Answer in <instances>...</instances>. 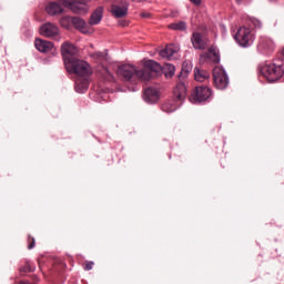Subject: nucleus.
<instances>
[{
	"instance_id": "obj_20",
	"label": "nucleus",
	"mask_w": 284,
	"mask_h": 284,
	"mask_svg": "<svg viewBox=\"0 0 284 284\" xmlns=\"http://www.w3.org/2000/svg\"><path fill=\"white\" fill-rule=\"evenodd\" d=\"M103 19V7H98L89 19V26H99Z\"/></svg>"
},
{
	"instance_id": "obj_36",
	"label": "nucleus",
	"mask_w": 284,
	"mask_h": 284,
	"mask_svg": "<svg viewBox=\"0 0 284 284\" xmlns=\"http://www.w3.org/2000/svg\"><path fill=\"white\" fill-rule=\"evenodd\" d=\"M235 1H236V3H241L242 0H235Z\"/></svg>"
},
{
	"instance_id": "obj_35",
	"label": "nucleus",
	"mask_w": 284,
	"mask_h": 284,
	"mask_svg": "<svg viewBox=\"0 0 284 284\" xmlns=\"http://www.w3.org/2000/svg\"><path fill=\"white\" fill-rule=\"evenodd\" d=\"M141 17H148V14H145V13H142V14H141Z\"/></svg>"
},
{
	"instance_id": "obj_21",
	"label": "nucleus",
	"mask_w": 284,
	"mask_h": 284,
	"mask_svg": "<svg viewBox=\"0 0 284 284\" xmlns=\"http://www.w3.org/2000/svg\"><path fill=\"white\" fill-rule=\"evenodd\" d=\"M186 92H187V88L185 87V83H179L175 87L173 94L175 99H178V101H183V99H185Z\"/></svg>"
},
{
	"instance_id": "obj_28",
	"label": "nucleus",
	"mask_w": 284,
	"mask_h": 284,
	"mask_svg": "<svg viewBox=\"0 0 284 284\" xmlns=\"http://www.w3.org/2000/svg\"><path fill=\"white\" fill-rule=\"evenodd\" d=\"M92 267H94V262H87L84 264V270H87V272H90V270H92Z\"/></svg>"
},
{
	"instance_id": "obj_17",
	"label": "nucleus",
	"mask_w": 284,
	"mask_h": 284,
	"mask_svg": "<svg viewBox=\"0 0 284 284\" xmlns=\"http://www.w3.org/2000/svg\"><path fill=\"white\" fill-rule=\"evenodd\" d=\"M34 47L39 52L45 53V52H50V50L54 48V43L43 39H36Z\"/></svg>"
},
{
	"instance_id": "obj_30",
	"label": "nucleus",
	"mask_w": 284,
	"mask_h": 284,
	"mask_svg": "<svg viewBox=\"0 0 284 284\" xmlns=\"http://www.w3.org/2000/svg\"><path fill=\"white\" fill-rule=\"evenodd\" d=\"M195 6H201V0H190Z\"/></svg>"
},
{
	"instance_id": "obj_38",
	"label": "nucleus",
	"mask_w": 284,
	"mask_h": 284,
	"mask_svg": "<svg viewBox=\"0 0 284 284\" xmlns=\"http://www.w3.org/2000/svg\"><path fill=\"white\" fill-rule=\"evenodd\" d=\"M271 1H274V0H271Z\"/></svg>"
},
{
	"instance_id": "obj_10",
	"label": "nucleus",
	"mask_w": 284,
	"mask_h": 284,
	"mask_svg": "<svg viewBox=\"0 0 284 284\" xmlns=\"http://www.w3.org/2000/svg\"><path fill=\"white\" fill-rule=\"evenodd\" d=\"M212 97V89L207 87H196L192 95L194 103H203Z\"/></svg>"
},
{
	"instance_id": "obj_1",
	"label": "nucleus",
	"mask_w": 284,
	"mask_h": 284,
	"mask_svg": "<svg viewBox=\"0 0 284 284\" xmlns=\"http://www.w3.org/2000/svg\"><path fill=\"white\" fill-rule=\"evenodd\" d=\"M143 70H136V67L132 64H123L118 68V75L124 81H130L133 77H136L140 81H150L152 79V73H149L150 70L152 72H160L161 64H159L154 60H143Z\"/></svg>"
},
{
	"instance_id": "obj_34",
	"label": "nucleus",
	"mask_w": 284,
	"mask_h": 284,
	"mask_svg": "<svg viewBox=\"0 0 284 284\" xmlns=\"http://www.w3.org/2000/svg\"><path fill=\"white\" fill-rule=\"evenodd\" d=\"M20 284H30V283H28V282H20Z\"/></svg>"
},
{
	"instance_id": "obj_2",
	"label": "nucleus",
	"mask_w": 284,
	"mask_h": 284,
	"mask_svg": "<svg viewBox=\"0 0 284 284\" xmlns=\"http://www.w3.org/2000/svg\"><path fill=\"white\" fill-rule=\"evenodd\" d=\"M67 72L70 74H77V77H81L82 79H88L90 74H92V68L87 61L83 60H72L64 64Z\"/></svg>"
},
{
	"instance_id": "obj_9",
	"label": "nucleus",
	"mask_w": 284,
	"mask_h": 284,
	"mask_svg": "<svg viewBox=\"0 0 284 284\" xmlns=\"http://www.w3.org/2000/svg\"><path fill=\"white\" fill-rule=\"evenodd\" d=\"M221 54L219 53V49L216 47H211L207 53H204L200 57V63H220Z\"/></svg>"
},
{
	"instance_id": "obj_22",
	"label": "nucleus",
	"mask_w": 284,
	"mask_h": 284,
	"mask_svg": "<svg viewBox=\"0 0 284 284\" xmlns=\"http://www.w3.org/2000/svg\"><path fill=\"white\" fill-rule=\"evenodd\" d=\"M194 77H195V81L203 83L204 81H207V79H210V72H207V70L195 68Z\"/></svg>"
},
{
	"instance_id": "obj_29",
	"label": "nucleus",
	"mask_w": 284,
	"mask_h": 284,
	"mask_svg": "<svg viewBox=\"0 0 284 284\" xmlns=\"http://www.w3.org/2000/svg\"><path fill=\"white\" fill-rule=\"evenodd\" d=\"M33 268L30 267V264H27L26 266L20 268V272H32Z\"/></svg>"
},
{
	"instance_id": "obj_26",
	"label": "nucleus",
	"mask_w": 284,
	"mask_h": 284,
	"mask_svg": "<svg viewBox=\"0 0 284 284\" xmlns=\"http://www.w3.org/2000/svg\"><path fill=\"white\" fill-rule=\"evenodd\" d=\"M70 23H72V18L71 17L67 16V17H63V18L60 19V26L62 28H65V29L70 28Z\"/></svg>"
},
{
	"instance_id": "obj_19",
	"label": "nucleus",
	"mask_w": 284,
	"mask_h": 284,
	"mask_svg": "<svg viewBox=\"0 0 284 284\" xmlns=\"http://www.w3.org/2000/svg\"><path fill=\"white\" fill-rule=\"evenodd\" d=\"M143 99L146 103H156L159 101V91L154 88L144 90Z\"/></svg>"
},
{
	"instance_id": "obj_18",
	"label": "nucleus",
	"mask_w": 284,
	"mask_h": 284,
	"mask_svg": "<svg viewBox=\"0 0 284 284\" xmlns=\"http://www.w3.org/2000/svg\"><path fill=\"white\" fill-rule=\"evenodd\" d=\"M111 12L116 19L125 17V14H128V3L124 2L122 4H113L111 7Z\"/></svg>"
},
{
	"instance_id": "obj_25",
	"label": "nucleus",
	"mask_w": 284,
	"mask_h": 284,
	"mask_svg": "<svg viewBox=\"0 0 284 284\" xmlns=\"http://www.w3.org/2000/svg\"><path fill=\"white\" fill-rule=\"evenodd\" d=\"M170 30H186L187 29V24L185 23V21H180V22H173L171 24H169Z\"/></svg>"
},
{
	"instance_id": "obj_13",
	"label": "nucleus",
	"mask_w": 284,
	"mask_h": 284,
	"mask_svg": "<svg viewBox=\"0 0 284 284\" xmlns=\"http://www.w3.org/2000/svg\"><path fill=\"white\" fill-rule=\"evenodd\" d=\"M257 50L262 54H268V52L274 51V41L267 37H261L257 44Z\"/></svg>"
},
{
	"instance_id": "obj_3",
	"label": "nucleus",
	"mask_w": 284,
	"mask_h": 284,
	"mask_svg": "<svg viewBox=\"0 0 284 284\" xmlns=\"http://www.w3.org/2000/svg\"><path fill=\"white\" fill-rule=\"evenodd\" d=\"M260 72L262 77L268 81V83H274L275 81H278L281 77H283V68L272 62L263 64Z\"/></svg>"
},
{
	"instance_id": "obj_6",
	"label": "nucleus",
	"mask_w": 284,
	"mask_h": 284,
	"mask_svg": "<svg viewBox=\"0 0 284 284\" xmlns=\"http://www.w3.org/2000/svg\"><path fill=\"white\" fill-rule=\"evenodd\" d=\"M63 8H69L74 14H88L90 11V6L84 0L74 1V0H62Z\"/></svg>"
},
{
	"instance_id": "obj_31",
	"label": "nucleus",
	"mask_w": 284,
	"mask_h": 284,
	"mask_svg": "<svg viewBox=\"0 0 284 284\" xmlns=\"http://www.w3.org/2000/svg\"><path fill=\"white\" fill-rule=\"evenodd\" d=\"M254 23H255V28H261V21L260 20H255Z\"/></svg>"
},
{
	"instance_id": "obj_37",
	"label": "nucleus",
	"mask_w": 284,
	"mask_h": 284,
	"mask_svg": "<svg viewBox=\"0 0 284 284\" xmlns=\"http://www.w3.org/2000/svg\"><path fill=\"white\" fill-rule=\"evenodd\" d=\"M85 2H88V3H90V1H92V0H84Z\"/></svg>"
},
{
	"instance_id": "obj_8",
	"label": "nucleus",
	"mask_w": 284,
	"mask_h": 284,
	"mask_svg": "<svg viewBox=\"0 0 284 284\" xmlns=\"http://www.w3.org/2000/svg\"><path fill=\"white\" fill-rule=\"evenodd\" d=\"M61 53L65 65L77 59V54H79V49H77V47H74V44L70 42H63L61 45Z\"/></svg>"
},
{
	"instance_id": "obj_32",
	"label": "nucleus",
	"mask_w": 284,
	"mask_h": 284,
	"mask_svg": "<svg viewBox=\"0 0 284 284\" xmlns=\"http://www.w3.org/2000/svg\"><path fill=\"white\" fill-rule=\"evenodd\" d=\"M33 247H34V239H32V242H31V244L28 246V248H29V250H33Z\"/></svg>"
},
{
	"instance_id": "obj_16",
	"label": "nucleus",
	"mask_w": 284,
	"mask_h": 284,
	"mask_svg": "<svg viewBox=\"0 0 284 284\" xmlns=\"http://www.w3.org/2000/svg\"><path fill=\"white\" fill-rule=\"evenodd\" d=\"M159 72H163L166 79H172V77H174V72H176V68L173 64L168 63L164 64L163 68L160 65V71L158 72H152L151 70L148 71V73L152 75V79H154Z\"/></svg>"
},
{
	"instance_id": "obj_12",
	"label": "nucleus",
	"mask_w": 284,
	"mask_h": 284,
	"mask_svg": "<svg viewBox=\"0 0 284 284\" xmlns=\"http://www.w3.org/2000/svg\"><path fill=\"white\" fill-rule=\"evenodd\" d=\"M72 24L75 30H79L82 34H94V29L81 18H72Z\"/></svg>"
},
{
	"instance_id": "obj_4",
	"label": "nucleus",
	"mask_w": 284,
	"mask_h": 284,
	"mask_svg": "<svg viewBox=\"0 0 284 284\" xmlns=\"http://www.w3.org/2000/svg\"><path fill=\"white\" fill-rule=\"evenodd\" d=\"M235 41L242 48H250V45L254 43V33H252V29L247 27L240 28L235 34Z\"/></svg>"
},
{
	"instance_id": "obj_24",
	"label": "nucleus",
	"mask_w": 284,
	"mask_h": 284,
	"mask_svg": "<svg viewBox=\"0 0 284 284\" xmlns=\"http://www.w3.org/2000/svg\"><path fill=\"white\" fill-rule=\"evenodd\" d=\"M176 108H179V103H176V101L174 100H170L168 102H165L164 104H162V110L163 112H174L176 110Z\"/></svg>"
},
{
	"instance_id": "obj_14",
	"label": "nucleus",
	"mask_w": 284,
	"mask_h": 284,
	"mask_svg": "<svg viewBox=\"0 0 284 284\" xmlns=\"http://www.w3.org/2000/svg\"><path fill=\"white\" fill-rule=\"evenodd\" d=\"M192 45L195 48V50H205L207 47V39L201 34V32H193V36L191 38Z\"/></svg>"
},
{
	"instance_id": "obj_5",
	"label": "nucleus",
	"mask_w": 284,
	"mask_h": 284,
	"mask_svg": "<svg viewBox=\"0 0 284 284\" xmlns=\"http://www.w3.org/2000/svg\"><path fill=\"white\" fill-rule=\"evenodd\" d=\"M213 80L217 90H225L230 85V77L222 67H215L213 69Z\"/></svg>"
},
{
	"instance_id": "obj_27",
	"label": "nucleus",
	"mask_w": 284,
	"mask_h": 284,
	"mask_svg": "<svg viewBox=\"0 0 284 284\" xmlns=\"http://www.w3.org/2000/svg\"><path fill=\"white\" fill-rule=\"evenodd\" d=\"M101 74L106 81H112V73L106 68H102Z\"/></svg>"
},
{
	"instance_id": "obj_11",
	"label": "nucleus",
	"mask_w": 284,
	"mask_h": 284,
	"mask_svg": "<svg viewBox=\"0 0 284 284\" xmlns=\"http://www.w3.org/2000/svg\"><path fill=\"white\" fill-rule=\"evenodd\" d=\"M180 50L181 47H179V44H168L165 49L159 52V55L162 57V59L172 61L173 59H176V54H179Z\"/></svg>"
},
{
	"instance_id": "obj_23",
	"label": "nucleus",
	"mask_w": 284,
	"mask_h": 284,
	"mask_svg": "<svg viewBox=\"0 0 284 284\" xmlns=\"http://www.w3.org/2000/svg\"><path fill=\"white\" fill-rule=\"evenodd\" d=\"M89 88L88 79H78L75 81V91L79 92V94H83V92H87Z\"/></svg>"
},
{
	"instance_id": "obj_15",
	"label": "nucleus",
	"mask_w": 284,
	"mask_h": 284,
	"mask_svg": "<svg viewBox=\"0 0 284 284\" xmlns=\"http://www.w3.org/2000/svg\"><path fill=\"white\" fill-rule=\"evenodd\" d=\"M45 12H48L51 17H57V14H63V0L59 2H49L45 7Z\"/></svg>"
},
{
	"instance_id": "obj_7",
	"label": "nucleus",
	"mask_w": 284,
	"mask_h": 284,
	"mask_svg": "<svg viewBox=\"0 0 284 284\" xmlns=\"http://www.w3.org/2000/svg\"><path fill=\"white\" fill-rule=\"evenodd\" d=\"M41 37L47 39H54V41H61V31L59 27L52 22H47L40 27L39 30Z\"/></svg>"
},
{
	"instance_id": "obj_33",
	"label": "nucleus",
	"mask_w": 284,
	"mask_h": 284,
	"mask_svg": "<svg viewBox=\"0 0 284 284\" xmlns=\"http://www.w3.org/2000/svg\"><path fill=\"white\" fill-rule=\"evenodd\" d=\"M94 57H97L98 59H101V57H103V53L97 52V53H94Z\"/></svg>"
}]
</instances>
